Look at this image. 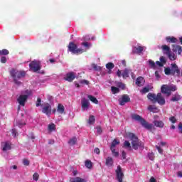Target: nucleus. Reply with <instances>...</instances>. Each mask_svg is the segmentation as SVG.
<instances>
[{
	"label": "nucleus",
	"mask_w": 182,
	"mask_h": 182,
	"mask_svg": "<svg viewBox=\"0 0 182 182\" xmlns=\"http://www.w3.org/2000/svg\"><path fill=\"white\" fill-rule=\"evenodd\" d=\"M42 113H44L47 116H50L52 113V106H50V104L46 103L44 105L42 109Z\"/></svg>",
	"instance_id": "nucleus-11"
},
{
	"label": "nucleus",
	"mask_w": 182,
	"mask_h": 182,
	"mask_svg": "<svg viewBox=\"0 0 182 182\" xmlns=\"http://www.w3.org/2000/svg\"><path fill=\"white\" fill-rule=\"evenodd\" d=\"M127 136L132 141V146L134 150H137L139 147L144 149V144H143L141 141H139V137H137L136 134L132 132H129Z\"/></svg>",
	"instance_id": "nucleus-3"
},
{
	"label": "nucleus",
	"mask_w": 182,
	"mask_h": 182,
	"mask_svg": "<svg viewBox=\"0 0 182 182\" xmlns=\"http://www.w3.org/2000/svg\"><path fill=\"white\" fill-rule=\"evenodd\" d=\"M106 68L108 69V70H112V69L114 68V64H113V63H108L106 64Z\"/></svg>",
	"instance_id": "nucleus-34"
},
{
	"label": "nucleus",
	"mask_w": 182,
	"mask_h": 182,
	"mask_svg": "<svg viewBox=\"0 0 182 182\" xmlns=\"http://www.w3.org/2000/svg\"><path fill=\"white\" fill-rule=\"evenodd\" d=\"M105 164L107 167H113V158L107 157L105 160Z\"/></svg>",
	"instance_id": "nucleus-21"
},
{
	"label": "nucleus",
	"mask_w": 182,
	"mask_h": 182,
	"mask_svg": "<svg viewBox=\"0 0 182 182\" xmlns=\"http://www.w3.org/2000/svg\"><path fill=\"white\" fill-rule=\"evenodd\" d=\"M110 150L114 157H119V152L114 148H110Z\"/></svg>",
	"instance_id": "nucleus-36"
},
{
	"label": "nucleus",
	"mask_w": 182,
	"mask_h": 182,
	"mask_svg": "<svg viewBox=\"0 0 182 182\" xmlns=\"http://www.w3.org/2000/svg\"><path fill=\"white\" fill-rule=\"evenodd\" d=\"M111 92H112L113 95H116L120 92V90L114 86L111 87Z\"/></svg>",
	"instance_id": "nucleus-33"
},
{
	"label": "nucleus",
	"mask_w": 182,
	"mask_h": 182,
	"mask_svg": "<svg viewBox=\"0 0 182 182\" xmlns=\"http://www.w3.org/2000/svg\"><path fill=\"white\" fill-rule=\"evenodd\" d=\"M57 112L60 114H65V106H63L62 104H58L57 107Z\"/></svg>",
	"instance_id": "nucleus-19"
},
{
	"label": "nucleus",
	"mask_w": 182,
	"mask_h": 182,
	"mask_svg": "<svg viewBox=\"0 0 182 182\" xmlns=\"http://www.w3.org/2000/svg\"><path fill=\"white\" fill-rule=\"evenodd\" d=\"M77 143V138L76 136H73V138L70 139L68 141V144L70 146H75Z\"/></svg>",
	"instance_id": "nucleus-26"
},
{
	"label": "nucleus",
	"mask_w": 182,
	"mask_h": 182,
	"mask_svg": "<svg viewBox=\"0 0 182 182\" xmlns=\"http://www.w3.org/2000/svg\"><path fill=\"white\" fill-rule=\"evenodd\" d=\"M80 83H82V85H89V81L87 80H82L80 81Z\"/></svg>",
	"instance_id": "nucleus-53"
},
{
	"label": "nucleus",
	"mask_w": 182,
	"mask_h": 182,
	"mask_svg": "<svg viewBox=\"0 0 182 182\" xmlns=\"http://www.w3.org/2000/svg\"><path fill=\"white\" fill-rule=\"evenodd\" d=\"M156 149L159 151V153H160V154H163V149H161L160 146H156Z\"/></svg>",
	"instance_id": "nucleus-55"
},
{
	"label": "nucleus",
	"mask_w": 182,
	"mask_h": 182,
	"mask_svg": "<svg viewBox=\"0 0 182 182\" xmlns=\"http://www.w3.org/2000/svg\"><path fill=\"white\" fill-rule=\"evenodd\" d=\"M143 50H144V47L139 46L138 47H135L134 49L133 50L132 53H136L137 55H140V53H141V52H143Z\"/></svg>",
	"instance_id": "nucleus-17"
},
{
	"label": "nucleus",
	"mask_w": 182,
	"mask_h": 182,
	"mask_svg": "<svg viewBox=\"0 0 182 182\" xmlns=\"http://www.w3.org/2000/svg\"><path fill=\"white\" fill-rule=\"evenodd\" d=\"M149 63L150 68H151L152 69L156 68V63H154V61H153L152 60H149Z\"/></svg>",
	"instance_id": "nucleus-37"
},
{
	"label": "nucleus",
	"mask_w": 182,
	"mask_h": 182,
	"mask_svg": "<svg viewBox=\"0 0 182 182\" xmlns=\"http://www.w3.org/2000/svg\"><path fill=\"white\" fill-rule=\"evenodd\" d=\"M0 55L1 56L3 55H9V50H6V49H3L0 50Z\"/></svg>",
	"instance_id": "nucleus-35"
},
{
	"label": "nucleus",
	"mask_w": 182,
	"mask_h": 182,
	"mask_svg": "<svg viewBox=\"0 0 182 182\" xmlns=\"http://www.w3.org/2000/svg\"><path fill=\"white\" fill-rule=\"evenodd\" d=\"M25 122H22V121H18L16 124V126H18V127H23V126H25Z\"/></svg>",
	"instance_id": "nucleus-40"
},
{
	"label": "nucleus",
	"mask_w": 182,
	"mask_h": 182,
	"mask_svg": "<svg viewBox=\"0 0 182 182\" xmlns=\"http://www.w3.org/2000/svg\"><path fill=\"white\" fill-rule=\"evenodd\" d=\"M160 62L162 63V64L164 65V64L167 63V60L166 59V57L161 56L160 58Z\"/></svg>",
	"instance_id": "nucleus-43"
},
{
	"label": "nucleus",
	"mask_w": 182,
	"mask_h": 182,
	"mask_svg": "<svg viewBox=\"0 0 182 182\" xmlns=\"http://www.w3.org/2000/svg\"><path fill=\"white\" fill-rule=\"evenodd\" d=\"M148 110H149L151 113H159V109L155 105H149L148 107Z\"/></svg>",
	"instance_id": "nucleus-20"
},
{
	"label": "nucleus",
	"mask_w": 182,
	"mask_h": 182,
	"mask_svg": "<svg viewBox=\"0 0 182 182\" xmlns=\"http://www.w3.org/2000/svg\"><path fill=\"white\" fill-rule=\"evenodd\" d=\"M23 164L24 166H29V160L26 159H23Z\"/></svg>",
	"instance_id": "nucleus-49"
},
{
	"label": "nucleus",
	"mask_w": 182,
	"mask_h": 182,
	"mask_svg": "<svg viewBox=\"0 0 182 182\" xmlns=\"http://www.w3.org/2000/svg\"><path fill=\"white\" fill-rule=\"evenodd\" d=\"M29 68L31 72H34V73L39 72V70H41V62L33 60L31 63H30Z\"/></svg>",
	"instance_id": "nucleus-9"
},
{
	"label": "nucleus",
	"mask_w": 182,
	"mask_h": 182,
	"mask_svg": "<svg viewBox=\"0 0 182 182\" xmlns=\"http://www.w3.org/2000/svg\"><path fill=\"white\" fill-rule=\"evenodd\" d=\"M76 77V75H75L74 72H70L66 74V77H65V80H67V82H73Z\"/></svg>",
	"instance_id": "nucleus-15"
},
{
	"label": "nucleus",
	"mask_w": 182,
	"mask_h": 182,
	"mask_svg": "<svg viewBox=\"0 0 182 182\" xmlns=\"http://www.w3.org/2000/svg\"><path fill=\"white\" fill-rule=\"evenodd\" d=\"M122 64L123 65V66H126V60H122Z\"/></svg>",
	"instance_id": "nucleus-63"
},
{
	"label": "nucleus",
	"mask_w": 182,
	"mask_h": 182,
	"mask_svg": "<svg viewBox=\"0 0 182 182\" xmlns=\"http://www.w3.org/2000/svg\"><path fill=\"white\" fill-rule=\"evenodd\" d=\"M82 46H85V48H90L91 44L87 42H82L81 43Z\"/></svg>",
	"instance_id": "nucleus-47"
},
{
	"label": "nucleus",
	"mask_w": 182,
	"mask_h": 182,
	"mask_svg": "<svg viewBox=\"0 0 182 182\" xmlns=\"http://www.w3.org/2000/svg\"><path fill=\"white\" fill-rule=\"evenodd\" d=\"M123 147H124L125 149H129V150H132V144L129 141H125L124 142Z\"/></svg>",
	"instance_id": "nucleus-32"
},
{
	"label": "nucleus",
	"mask_w": 182,
	"mask_h": 182,
	"mask_svg": "<svg viewBox=\"0 0 182 182\" xmlns=\"http://www.w3.org/2000/svg\"><path fill=\"white\" fill-rule=\"evenodd\" d=\"M1 63H5L6 62V57H5V56H2L1 58Z\"/></svg>",
	"instance_id": "nucleus-51"
},
{
	"label": "nucleus",
	"mask_w": 182,
	"mask_h": 182,
	"mask_svg": "<svg viewBox=\"0 0 182 182\" xmlns=\"http://www.w3.org/2000/svg\"><path fill=\"white\" fill-rule=\"evenodd\" d=\"M12 134L14 135V137H16V135L18 134V132H16V129H12Z\"/></svg>",
	"instance_id": "nucleus-58"
},
{
	"label": "nucleus",
	"mask_w": 182,
	"mask_h": 182,
	"mask_svg": "<svg viewBox=\"0 0 182 182\" xmlns=\"http://www.w3.org/2000/svg\"><path fill=\"white\" fill-rule=\"evenodd\" d=\"M41 103H42V99H41V97H38L37 102H36V107H39V106H41Z\"/></svg>",
	"instance_id": "nucleus-44"
},
{
	"label": "nucleus",
	"mask_w": 182,
	"mask_h": 182,
	"mask_svg": "<svg viewBox=\"0 0 182 182\" xmlns=\"http://www.w3.org/2000/svg\"><path fill=\"white\" fill-rule=\"evenodd\" d=\"M118 102L120 106H124L126 103H129V102H130V97H129L128 95H123L122 98L118 100Z\"/></svg>",
	"instance_id": "nucleus-12"
},
{
	"label": "nucleus",
	"mask_w": 182,
	"mask_h": 182,
	"mask_svg": "<svg viewBox=\"0 0 182 182\" xmlns=\"http://www.w3.org/2000/svg\"><path fill=\"white\" fill-rule=\"evenodd\" d=\"M179 100H181V95L178 93L173 95L171 99V102H179Z\"/></svg>",
	"instance_id": "nucleus-22"
},
{
	"label": "nucleus",
	"mask_w": 182,
	"mask_h": 182,
	"mask_svg": "<svg viewBox=\"0 0 182 182\" xmlns=\"http://www.w3.org/2000/svg\"><path fill=\"white\" fill-rule=\"evenodd\" d=\"M68 52H71L73 55H82V53H85L82 48H77V45L73 42H70L68 45Z\"/></svg>",
	"instance_id": "nucleus-7"
},
{
	"label": "nucleus",
	"mask_w": 182,
	"mask_h": 182,
	"mask_svg": "<svg viewBox=\"0 0 182 182\" xmlns=\"http://www.w3.org/2000/svg\"><path fill=\"white\" fill-rule=\"evenodd\" d=\"M178 177H182V172L181 171L178 172Z\"/></svg>",
	"instance_id": "nucleus-64"
},
{
	"label": "nucleus",
	"mask_w": 182,
	"mask_h": 182,
	"mask_svg": "<svg viewBox=\"0 0 182 182\" xmlns=\"http://www.w3.org/2000/svg\"><path fill=\"white\" fill-rule=\"evenodd\" d=\"M70 182H87V181L80 177H75V178H71L70 179Z\"/></svg>",
	"instance_id": "nucleus-23"
},
{
	"label": "nucleus",
	"mask_w": 182,
	"mask_h": 182,
	"mask_svg": "<svg viewBox=\"0 0 182 182\" xmlns=\"http://www.w3.org/2000/svg\"><path fill=\"white\" fill-rule=\"evenodd\" d=\"M156 65H157V66H159L160 68H163L164 66L161 61H156Z\"/></svg>",
	"instance_id": "nucleus-56"
},
{
	"label": "nucleus",
	"mask_w": 182,
	"mask_h": 182,
	"mask_svg": "<svg viewBox=\"0 0 182 182\" xmlns=\"http://www.w3.org/2000/svg\"><path fill=\"white\" fill-rule=\"evenodd\" d=\"M10 76L12 77L14 83L17 86H21L22 82L19 81L21 79H23L26 76V71L25 70H18L15 68L11 69L9 71Z\"/></svg>",
	"instance_id": "nucleus-1"
},
{
	"label": "nucleus",
	"mask_w": 182,
	"mask_h": 182,
	"mask_svg": "<svg viewBox=\"0 0 182 182\" xmlns=\"http://www.w3.org/2000/svg\"><path fill=\"white\" fill-rule=\"evenodd\" d=\"M85 165V167L89 169H91L93 167V164H92V161L90 160H86Z\"/></svg>",
	"instance_id": "nucleus-28"
},
{
	"label": "nucleus",
	"mask_w": 182,
	"mask_h": 182,
	"mask_svg": "<svg viewBox=\"0 0 182 182\" xmlns=\"http://www.w3.org/2000/svg\"><path fill=\"white\" fill-rule=\"evenodd\" d=\"M176 90H177V86L174 85H163L161 87V93L167 96H171V92H176Z\"/></svg>",
	"instance_id": "nucleus-6"
},
{
	"label": "nucleus",
	"mask_w": 182,
	"mask_h": 182,
	"mask_svg": "<svg viewBox=\"0 0 182 182\" xmlns=\"http://www.w3.org/2000/svg\"><path fill=\"white\" fill-rule=\"evenodd\" d=\"M95 122H96V118L94 115H90V117L88 119V123L90 124H95Z\"/></svg>",
	"instance_id": "nucleus-31"
},
{
	"label": "nucleus",
	"mask_w": 182,
	"mask_h": 182,
	"mask_svg": "<svg viewBox=\"0 0 182 182\" xmlns=\"http://www.w3.org/2000/svg\"><path fill=\"white\" fill-rule=\"evenodd\" d=\"M178 130L180 131V133H182V123L180 122L178 126Z\"/></svg>",
	"instance_id": "nucleus-59"
},
{
	"label": "nucleus",
	"mask_w": 182,
	"mask_h": 182,
	"mask_svg": "<svg viewBox=\"0 0 182 182\" xmlns=\"http://www.w3.org/2000/svg\"><path fill=\"white\" fill-rule=\"evenodd\" d=\"M141 93H149V92H150V88L145 87L141 90Z\"/></svg>",
	"instance_id": "nucleus-45"
},
{
	"label": "nucleus",
	"mask_w": 182,
	"mask_h": 182,
	"mask_svg": "<svg viewBox=\"0 0 182 182\" xmlns=\"http://www.w3.org/2000/svg\"><path fill=\"white\" fill-rule=\"evenodd\" d=\"M132 119H133V120H136V122H140L142 127L147 129V130H151V129H153V124H149L146 119L137 114H133L132 115Z\"/></svg>",
	"instance_id": "nucleus-5"
},
{
	"label": "nucleus",
	"mask_w": 182,
	"mask_h": 182,
	"mask_svg": "<svg viewBox=\"0 0 182 182\" xmlns=\"http://www.w3.org/2000/svg\"><path fill=\"white\" fill-rule=\"evenodd\" d=\"M48 129L52 132L53 130H56V125L55 124H51L48 125Z\"/></svg>",
	"instance_id": "nucleus-38"
},
{
	"label": "nucleus",
	"mask_w": 182,
	"mask_h": 182,
	"mask_svg": "<svg viewBox=\"0 0 182 182\" xmlns=\"http://www.w3.org/2000/svg\"><path fill=\"white\" fill-rule=\"evenodd\" d=\"M149 182H157V181H156V178H154V177H151V178L149 179Z\"/></svg>",
	"instance_id": "nucleus-60"
},
{
	"label": "nucleus",
	"mask_w": 182,
	"mask_h": 182,
	"mask_svg": "<svg viewBox=\"0 0 182 182\" xmlns=\"http://www.w3.org/2000/svg\"><path fill=\"white\" fill-rule=\"evenodd\" d=\"M117 144H120V141L117 139H114L111 144L110 149H114Z\"/></svg>",
	"instance_id": "nucleus-29"
},
{
	"label": "nucleus",
	"mask_w": 182,
	"mask_h": 182,
	"mask_svg": "<svg viewBox=\"0 0 182 182\" xmlns=\"http://www.w3.org/2000/svg\"><path fill=\"white\" fill-rule=\"evenodd\" d=\"M148 157L149 159V160H151V161H153L154 160V153L151 152L149 154H148Z\"/></svg>",
	"instance_id": "nucleus-42"
},
{
	"label": "nucleus",
	"mask_w": 182,
	"mask_h": 182,
	"mask_svg": "<svg viewBox=\"0 0 182 182\" xmlns=\"http://www.w3.org/2000/svg\"><path fill=\"white\" fill-rule=\"evenodd\" d=\"M163 53L166 55L171 60H176L177 55L174 53H171V49L167 45H163L161 46Z\"/></svg>",
	"instance_id": "nucleus-8"
},
{
	"label": "nucleus",
	"mask_w": 182,
	"mask_h": 182,
	"mask_svg": "<svg viewBox=\"0 0 182 182\" xmlns=\"http://www.w3.org/2000/svg\"><path fill=\"white\" fill-rule=\"evenodd\" d=\"M92 68H93V69H94L95 70H100V67L96 65V64H94V65H92Z\"/></svg>",
	"instance_id": "nucleus-54"
},
{
	"label": "nucleus",
	"mask_w": 182,
	"mask_h": 182,
	"mask_svg": "<svg viewBox=\"0 0 182 182\" xmlns=\"http://www.w3.org/2000/svg\"><path fill=\"white\" fill-rule=\"evenodd\" d=\"M26 100H28V95H21L17 99L18 103L20 106H25V103H26Z\"/></svg>",
	"instance_id": "nucleus-13"
},
{
	"label": "nucleus",
	"mask_w": 182,
	"mask_h": 182,
	"mask_svg": "<svg viewBox=\"0 0 182 182\" xmlns=\"http://www.w3.org/2000/svg\"><path fill=\"white\" fill-rule=\"evenodd\" d=\"M94 153H95L96 154H100V149L99 148H95L94 149Z\"/></svg>",
	"instance_id": "nucleus-57"
},
{
	"label": "nucleus",
	"mask_w": 182,
	"mask_h": 182,
	"mask_svg": "<svg viewBox=\"0 0 182 182\" xmlns=\"http://www.w3.org/2000/svg\"><path fill=\"white\" fill-rule=\"evenodd\" d=\"M166 41L168 43H177L178 40H177L175 37L168 36V37L166 38Z\"/></svg>",
	"instance_id": "nucleus-25"
},
{
	"label": "nucleus",
	"mask_w": 182,
	"mask_h": 182,
	"mask_svg": "<svg viewBox=\"0 0 182 182\" xmlns=\"http://www.w3.org/2000/svg\"><path fill=\"white\" fill-rule=\"evenodd\" d=\"M155 76H156V77H157V79H159V77H160V74H159V71H156V72H155Z\"/></svg>",
	"instance_id": "nucleus-61"
},
{
	"label": "nucleus",
	"mask_w": 182,
	"mask_h": 182,
	"mask_svg": "<svg viewBox=\"0 0 182 182\" xmlns=\"http://www.w3.org/2000/svg\"><path fill=\"white\" fill-rule=\"evenodd\" d=\"M24 93L26 95H23L24 96H27V98L29 97V96H31L32 95V90H26Z\"/></svg>",
	"instance_id": "nucleus-41"
},
{
	"label": "nucleus",
	"mask_w": 182,
	"mask_h": 182,
	"mask_svg": "<svg viewBox=\"0 0 182 182\" xmlns=\"http://www.w3.org/2000/svg\"><path fill=\"white\" fill-rule=\"evenodd\" d=\"M33 178L35 180V181H38V180H39V174H38V173H35L33 175Z\"/></svg>",
	"instance_id": "nucleus-46"
},
{
	"label": "nucleus",
	"mask_w": 182,
	"mask_h": 182,
	"mask_svg": "<svg viewBox=\"0 0 182 182\" xmlns=\"http://www.w3.org/2000/svg\"><path fill=\"white\" fill-rule=\"evenodd\" d=\"M89 106H90V102L89 100L85 97L82 98L81 100V107L82 110H87L89 109Z\"/></svg>",
	"instance_id": "nucleus-14"
},
{
	"label": "nucleus",
	"mask_w": 182,
	"mask_h": 182,
	"mask_svg": "<svg viewBox=\"0 0 182 182\" xmlns=\"http://www.w3.org/2000/svg\"><path fill=\"white\" fill-rule=\"evenodd\" d=\"M165 75L167 76H170L171 75L172 76H180V68H178V65L176 63L171 64V68H165L164 69Z\"/></svg>",
	"instance_id": "nucleus-4"
},
{
	"label": "nucleus",
	"mask_w": 182,
	"mask_h": 182,
	"mask_svg": "<svg viewBox=\"0 0 182 182\" xmlns=\"http://www.w3.org/2000/svg\"><path fill=\"white\" fill-rule=\"evenodd\" d=\"M117 86L121 89H122V90H124L126 85H124V84L123 82H117Z\"/></svg>",
	"instance_id": "nucleus-39"
},
{
	"label": "nucleus",
	"mask_w": 182,
	"mask_h": 182,
	"mask_svg": "<svg viewBox=\"0 0 182 182\" xmlns=\"http://www.w3.org/2000/svg\"><path fill=\"white\" fill-rule=\"evenodd\" d=\"M147 97L152 102V103H159V105H161V106L166 105V100L164 98L163 95H161V93H158L156 95V94L149 92L147 95Z\"/></svg>",
	"instance_id": "nucleus-2"
},
{
	"label": "nucleus",
	"mask_w": 182,
	"mask_h": 182,
	"mask_svg": "<svg viewBox=\"0 0 182 182\" xmlns=\"http://www.w3.org/2000/svg\"><path fill=\"white\" fill-rule=\"evenodd\" d=\"M153 124L156 127H159V129H163V127H164V122H163V121L154 120Z\"/></svg>",
	"instance_id": "nucleus-18"
},
{
	"label": "nucleus",
	"mask_w": 182,
	"mask_h": 182,
	"mask_svg": "<svg viewBox=\"0 0 182 182\" xmlns=\"http://www.w3.org/2000/svg\"><path fill=\"white\" fill-rule=\"evenodd\" d=\"M169 120H170V122H171V123H176V122H177L176 117H171L169 118Z\"/></svg>",
	"instance_id": "nucleus-50"
},
{
	"label": "nucleus",
	"mask_w": 182,
	"mask_h": 182,
	"mask_svg": "<svg viewBox=\"0 0 182 182\" xmlns=\"http://www.w3.org/2000/svg\"><path fill=\"white\" fill-rule=\"evenodd\" d=\"M130 73H132L133 75V73H132V70L128 69V68H125L122 73V71L120 70H118L117 71V76H118V77H123V79H126L127 77H129V75H130Z\"/></svg>",
	"instance_id": "nucleus-10"
},
{
	"label": "nucleus",
	"mask_w": 182,
	"mask_h": 182,
	"mask_svg": "<svg viewBox=\"0 0 182 182\" xmlns=\"http://www.w3.org/2000/svg\"><path fill=\"white\" fill-rule=\"evenodd\" d=\"M102 127H97V133L98 134H100V133H102Z\"/></svg>",
	"instance_id": "nucleus-52"
},
{
	"label": "nucleus",
	"mask_w": 182,
	"mask_h": 182,
	"mask_svg": "<svg viewBox=\"0 0 182 182\" xmlns=\"http://www.w3.org/2000/svg\"><path fill=\"white\" fill-rule=\"evenodd\" d=\"M143 83H144V78L143 77H138L136 80V85L138 86H143Z\"/></svg>",
	"instance_id": "nucleus-24"
},
{
	"label": "nucleus",
	"mask_w": 182,
	"mask_h": 182,
	"mask_svg": "<svg viewBox=\"0 0 182 182\" xmlns=\"http://www.w3.org/2000/svg\"><path fill=\"white\" fill-rule=\"evenodd\" d=\"M49 62H50V63H55V59L50 58L49 59Z\"/></svg>",
	"instance_id": "nucleus-62"
},
{
	"label": "nucleus",
	"mask_w": 182,
	"mask_h": 182,
	"mask_svg": "<svg viewBox=\"0 0 182 182\" xmlns=\"http://www.w3.org/2000/svg\"><path fill=\"white\" fill-rule=\"evenodd\" d=\"M127 154H126V151H122V160H126Z\"/></svg>",
	"instance_id": "nucleus-48"
},
{
	"label": "nucleus",
	"mask_w": 182,
	"mask_h": 182,
	"mask_svg": "<svg viewBox=\"0 0 182 182\" xmlns=\"http://www.w3.org/2000/svg\"><path fill=\"white\" fill-rule=\"evenodd\" d=\"M11 144H9L8 142H5L2 150L3 151H6L7 150H11Z\"/></svg>",
	"instance_id": "nucleus-30"
},
{
	"label": "nucleus",
	"mask_w": 182,
	"mask_h": 182,
	"mask_svg": "<svg viewBox=\"0 0 182 182\" xmlns=\"http://www.w3.org/2000/svg\"><path fill=\"white\" fill-rule=\"evenodd\" d=\"M87 97L90 102H92V103H95V105H97L99 103V100H97L95 97H93V95H88Z\"/></svg>",
	"instance_id": "nucleus-27"
},
{
	"label": "nucleus",
	"mask_w": 182,
	"mask_h": 182,
	"mask_svg": "<svg viewBox=\"0 0 182 182\" xmlns=\"http://www.w3.org/2000/svg\"><path fill=\"white\" fill-rule=\"evenodd\" d=\"M172 50L174 53H178V55H181L182 47L181 46L173 45Z\"/></svg>",
	"instance_id": "nucleus-16"
}]
</instances>
